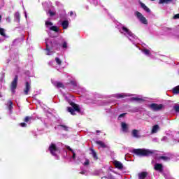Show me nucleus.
<instances>
[{
    "mask_svg": "<svg viewBox=\"0 0 179 179\" xmlns=\"http://www.w3.org/2000/svg\"><path fill=\"white\" fill-rule=\"evenodd\" d=\"M133 153L137 156H149L150 155H153L154 152L150 150L134 149Z\"/></svg>",
    "mask_w": 179,
    "mask_h": 179,
    "instance_id": "nucleus-1",
    "label": "nucleus"
},
{
    "mask_svg": "<svg viewBox=\"0 0 179 179\" xmlns=\"http://www.w3.org/2000/svg\"><path fill=\"white\" fill-rule=\"evenodd\" d=\"M136 16L138 17V19L143 23V24H148V20L140 12L136 11L135 13Z\"/></svg>",
    "mask_w": 179,
    "mask_h": 179,
    "instance_id": "nucleus-2",
    "label": "nucleus"
},
{
    "mask_svg": "<svg viewBox=\"0 0 179 179\" xmlns=\"http://www.w3.org/2000/svg\"><path fill=\"white\" fill-rule=\"evenodd\" d=\"M150 108L154 111H159L163 108V104L152 103L150 105Z\"/></svg>",
    "mask_w": 179,
    "mask_h": 179,
    "instance_id": "nucleus-3",
    "label": "nucleus"
},
{
    "mask_svg": "<svg viewBox=\"0 0 179 179\" xmlns=\"http://www.w3.org/2000/svg\"><path fill=\"white\" fill-rule=\"evenodd\" d=\"M71 106H73V108H68V111L69 113H71V114H72V115H75V114H76L75 111H80L79 106H78V105H76L75 103L71 104Z\"/></svg>",
    "mask_w": 179,
    "mask_h": 179,
    "instance_id": "nucleus-4",
    "label": "nucleus"
},
{
    "mask_svg": "<svg viewBox=\"0 0 179 179\" xmlns=\"http://www.w3.org/2000/svg\"><path fill=\"white\" fill-rule=\"evenodd\" d=\"M17 76H15L14 80L11 83V91L13 93H15V89L17 87Z\"/></svg>",
    "mask_w": 179,
    "mask_h": 179,
    "instance_id": "nucleus-5",
    "label": "nucleus"
},
{
    "mask_svg": "<svg viewBox=\"0 0 179 179\" xmlns=\"http://www.w3.org/2000/svg\"><path fill=\"white\" fill-rule=\"evenodd\" d=\"M49 150L51 155L55 156V152L58 151V148H57L55 144H51V145L49 147Z\"/></svg>",
    "mask_w": 179,
    "mask_h": 179,
    "instance_id": "nucleus-6",
    "label": "nucleus"
},
{
    "mask_svg": "<svg viewBox=\"0 0 179 179\" xmlns=\"http://www.w3.org/2000/svg\"><path fill=\"white\" fill-rule=\"evenodd\" d=\"M122 29L123 31L126 32L124 33V36H129L130 37H132V36H134V34H132V32L129 31V29H128L127 27H122Z\"/></svg>",
    "mask_w": 179,
    "mask_h": 179,
    "instance_id": "nucleus-7",
    "label": "nucleus"
},
{
    "mask_svg": "<svg viewBox=\"0 0 179 179\" xmlns=\"http://www.w3.org/2000/svg\"><path fill=\"white\" fill-rule=\"evenodd\" d=\"M122 29L123 31L126 32L124 33V36H129L130 37H132V36H134V34H132V32L129 31V29H128L127 27H122Z\"/></svg>",
    "mask_w": 179,
    "mask_h": 179,
    "instance_id": "nucleus-8",
    "label": "nucleus"
},
{
    "mask_svg": "<svg viewBox=\"0 0 179 179\" xmlns=\"http://www.w3.org/2000/svg\"><path fill=\"white\" fill-rule=\"evenodd\" d=\"M114 165H115V167H116V169H118L119 170H122V169H124V165H122V163L118 161H115Z\"/></svg>",
    "mask_w": 179,
    "mask_h": 179,
    "instance_id": "nucleus-9",
    "label": "nucleus"
},
{
    "mask_svg": "<svg viewBox=\"0 0 179 179\" xmlns=\"http://www.w3.org/2000/svg\"><path fill=\"white\" fill-rule=\"evenodd\" d=\"M31 88V87L30 86V83H29V82H27L25 85V89L24 90V94H29V92H30Z\"/></svg>",
    "mask_w": 179,
    "mask_h": 179,
    "instance_id": "nucleus-10",
    "label": "nucleus"
},
{
    "mask_svg": "<svg viewBox=\"0 0 179 179\" xmlns=\"http://www.w3.org/2000/svg\"><path fill=\"white\" fill-rule=\"evenodd\" d=\"M131 135L134 138H141V134H139V130L133 129L131 131Z\"/></svg>",
    "mask_w": 179,
    "mask_h": 179,
    "instance_id": "nucleus-11",
    "label": "nucleus"
},
{
    "mask_svg": "<svg viewBox=\"0 0 179 179\" xmlns=\"http://www.w3.org/2000/svg\"><path fill=\"white\" fill-rule=\"evenodd\" d=\"M140 5H141V8H143V9H144V10H145V12H148V13H150V9H149V8H148V6H146V5H145V3L140 2Z\"/></svg>",
    "mask_w": 179,
    "mask_h": 179,
    "instance_id": "nucleus-12",
    "label": "nucleus"
},
{
    "mask_svg": "<svg viewBox=\"0 0 179 179\" xmlns=\"http://www.w3.org/2000/svg\"><path fill=\"white\" fill-rule=\"evenodd\" d=\"M155 170H158L159 171H163V165H162V164H155Z\"/></svg>",
    "mask_w": 179,
    "mask_h": 179,
    "instance_id": "nucleus-13",
    "label": "nucleus"
},
{
    "mask_svg": "<svg viewBox=\"0 0 179 179\" xmlns=\"http://www.w3.org/2000/svg\"><path fill=\"white\" fill-rule=\"evenodd\" d=\"M121 125H122V131L124 132H128V124H126L125 122H122Z\"/></svg>",
    "mask_w": 179,
    "mask_h": 179,
    "instance_id": "nucleus-14",
    "label": "nucleus"
},
{
    "mask_svg": "<svg viewBox=\"0 0 179 179\" xmlns=\"http://www.w3.org/2000/svg\"><path fill=\"white\" fill-rule=\"evenodd\" d=\"M145 177H148V173L147 172H142L138 173V178L139 179H145Z\"/></svg>",
    "mask_w": 179,
    "mask_h": 179,
    "instance_id": "nucleus-15",
    "label": "nucleus"
},
{
    "mask_svg": "<svg viewBox=\"0 0 179 179\" xmlns=\"http://www.w3.org/2000/svg\"><path fill=\"white\" fill-rule=\"evenodd\" d=\"M96 145H99L101 148H107V145H106V144L101 141H96Z\"/></svg>",
    "mask_w": 179,
    "mask_h": 179,
    "instance_id": "nucleus-16",
    "label": "nucleus"
},
{
    "mask_svg": "<svg viewBox=\"0 0 179 179\" xmlns=\"http://www.w3.org/2000/svg\"><path fill=\"white\" fill-rule=\"evenodd\" d=\"M157 131H159V125L156 124L152 127V134H156Z\"/></svg>",
    "mask_w": 179,
    "mask_h": 179,
    "instance_id": "nucleus-17",
    "label": "nucleus"
},
{
    "mask_svg": "<svg viewBox=\"0 0 179 179\" xmlns=\"http://www.w3.org/2000/svg\"><path fill=\"white\" fill-rule=\"evenodd\" d=\"M69 25V23L68 22V21H64L62 23V26L63 29H68Z\"/></svg>",
    "mask_w": 179,
    "mask_h": 179,
    "instance_id": "nucleus-18",
    "label": "nucleus"
},
{
    "mask_svg": "<svg viewBox=\"0 0 179 179\" xmlns=\"http://www.w3.org/2000/svg\"><path fill=\"white\" fill-rule=\"evenodd\" d=\"M171 1L173 0H159V3L162 4V3H170V2H171Z\"/></svg>",
    "mask_w": 179,
    "mask_h": 179,
    "instance_id": "nucleus-19",
    "label": "nucleus"
},
{
    "mask_svg": "<svg viewBox=\"0 0 179 179\" xmlns=\"http://www.w3.org/2000/svg\"><path fill=\"white\" fill-rule=\"evenodd\" d=\"M173 92L174 94H178V93H179V85L174 87L173 90Z\"/></svg>",
    "mask_w": 179,
    "mask_h": 179,
    "instance_id": "nucleus-20",
    "label": "nucleus"
},
{
    "mask_svg": "<svg viewBox=\"0 0 179 179\" xmlns=\"http://www.w3.org/2000/svg\"><path fill=\"white\" fill-rule=\"evenodd\" d=\"M0 34L3 36V37H6V34H5V29L3 28H0Z\"/></svg>",
    "mask_w": 179,
    "mask_h": 179,
    "instance_id": "nucleus-21",
    "label": "nucleus"
},
{
    "mask_svg": "<svg viewBox=\"0 0 179 179\" xmlns=\"http://www.w3.org/2000/svg\"><path fill=\"white\" fill-rule=\"evenodd\" d=\"M131 100H134L135 101H145L142 98H136V97H133L131 98Z\"/></svg>",
    "mask_w": 179,
    "mask_h": 179,
    "instance_id": "nucleus-22",
    "label": "nucleus"
},
{
    "mask_svg": "<svg viewBox=\"0 0 179 179\" xmlns=\"http://www.w3.org/2000/svg\"><path fill=\"white\" fill-rule=\"evenodd\" d=\"M50 30H52L53 31L58 32V27L56 26H52L50 27Z\"/></svg>",
    "mask_w": 179,
    "mask_h": 179,
    "instance_id": "nucleus-23",
    "label": "nucleus"
},
{
    "mask_svg": "<svg viewBox=\"0 0 179 179\" xmlns=\"http://www.w3.org/2000/svg\"><path fill=\"white\" fill-rule=\"evenodd\" d=\"M92 150V156H93L94 159H97V154L94 152V150Z\"/></svg>",
    "mask_w": 179,
    "mask_h": 179,
    "instance_id": "nucleus-24",
    "label": "nucleus"
},
{
    "mask_svg": "<svg viewBox=\"0 0 179 179\" xmlns=\"http://www.w3.org/2000/svg\"><path fill=\"white\" fill-rule=\"evenodd\" d=\"M56 86L57 87H64V84L62 83H57Z\"/></svg>",
    "mask_w": 179,
    "mask_h": 179,
    "instance_id": "nucleus-25",
    "label": "nucleus"
},
{
    "mask_svg": "<svg viewBox=\"0 0 179 179\" xmlns=\"http://www.w3.org/2000/svg\"><path fill=\"white\" fill-rule=\"evenodd\" d=\"M143 52L146 55H149V54H150V50H146L145 49L143 50Z\"/></svg>",
    "mask_w": 179,
    "mask_h": 179,
    "instance_id": "nucleus-26",
    "label": "nucleus"
},
{
    "mask_svg": "<svg viewBox=\"0 0 179 179\" xmlns=\"http://www.w3.org/2000/svg\"><path fill=\"white\" fill-rule=\"evenodd\" d=\"M160 159H162V160H166V161H167V160H170V158L169 157H160Z\"/></svg>",
    "mask_w": 179,
    "mask_h": 179,
    "instance_id": "nucleus-27",
    "label": "nucleus"
},
{
    "mask_svg": "<svg viewBox=\"0 0 179 179\" xmlns=\"http://www.w3.org/2000/svg\"><path fill=\"white\" fill-rule=\"evenodd\" d=\"M46 50H48V43L47 42H46ZM46 55H51V54L50 53V51H48Z\"/></svg>",
    "mask_w": 179,
    "mask_h": 179,
    "instance_id": "nucleus-28",
    "label": "nucleus"
},
{
    "mask_svg": "<svg viewBox=\"0 0 179 179\" xmlns=\"http://www.w3.org/2000/svg\"><path fill=\"white\" fill-rule=\"evenodd\" d=\"M174 110L176 111V113H179V105L174 106Z\"/></svg>",
    "mask_w": 179,
    "mask_h": 179,
    "instance_id": "nucleus-29",
    "label": "nucleus"
},
{
    "mask_svg": "<svg viewBox=\"0 0 179 179\" xmlns=\"http://www.w3.org/2000/svg\"><path fill=\"white\" fill-rule=\"evenodd\" d=\"M45 24L46 26H52V22L46 21Z\"/></svg>",
    "mask_w": 179,
    "mask_h": 179,
    "instance_id": "nucleus-30",
    "label": "nucleus"
},
{
    "mask_svg": "<svg viewBox=\"0 0 179 179\" xmlns=\"http://www.w3.org/2000/svg\"><path fill=\"white\" fill-rule=\"evenodd\" d=\"M55 61H56V62L59 64V65H61V61L59 60V58H58V57H57L56 59H55Z\"/></svg>",
    "mask_w": 179,
    "mask_h": 179,
    "instance_id": "nucleus-31",
    "label": "nucleus"
},
{
    "mask_svg": "<svg viewBox=\"0 0 179 179\" xmlns=\"http://www.w3.org/2000/svg\"><path fill=\"white\" fill-rule=\"evenodd\" d=\"M15 17H17V19H18V20H19V19H20V14H19V13H16Z\"/></svg>",
    "mask_w": 179,
    "mask_h": 179,
    "instance_id": "nucleus-32",
    "label": "nucleus"
},
{
    "mask_svg": "<svg viewBox=\"0 0 179 179\" xmlns=\"http://www.w3.org/2000/svg\"><path fill=\"white\" fill-rule=\"evenodd\" d=\"M24 121H25V122H29V121H30V117H25V119H24Z\"/></svg>",
    "mask_w": 179,
    "mask_h": 179,
    "instance_id": "nucleus-33",
    "label": "nucleus"
},
{
    "mask_svg": "<svg viewBox=\"0 0 179 179\" xmlns=\"http://www.w3.org/2000/svg\"><path fill=\"white\" fill-rule=\"evenodd\" d=\"M49 13H50V16H55V13H54L51 10L49 11Z\"/></svg>",
    "mask_w": 179,
    "mask_h": 179,
    "instance_id": "nucleus-34",
    "label": "nucleus"
},
{
    "mask_svg": "<svg viewBox=\"0 0 179 179\" xmlns=\"http://www.w3.org/2000/svg\"><path fill=\"white\" fill-rule=\"evenodd\" d=\"M66 149H68V150H70V152H73V150L69 146H66Z\"/></svg>",
    "mask_w": 179,
    "mask_h": 179,
    "instance_id": "nucleus-35",
    "label": "nucleus"
},
{
    "mask_svg": "<svg viewBox=\"0 0 179 179\" xmlns=\"http://www.w3.org/2000/svg\"><path fill=\"white\" fill-rule=\"evenodd\" d=\"M173 19H179V14H176L173 16Z\"/></svg>",
    "mask_w": 179,
    "mask_h": 179,
    "instance_id": "nucleus-36",
    "label": "nucleus"
},
{
    "mask_svg": "<svg viewBox=\"0 0 179 179\" xmlns=\"http://www.w3.org/2000/svg\"><path fill=\"white\" fill-rule=\"evenodd\" d=\"M85 166H88L89 164V160L86 159L85 162L84 163Z\"/></svg>",
    "mask_w": 179,
    "mask_h": 179,
    "instance_id": "nucleus-37",
    "label": "nucleus"
},
{
    "mask_svg": "<svg viewBox=\"0 0 179 179\" xmlns=\"http://www.w3.org/2000/svg\"><path fill=\"white\" fill-rule=\"evenodd\" d=\"M73 153V159H75L76 157V154L75 153V152H72Z\"/></svg>",
    "mask_w": 179,
    "mask_h": 179,
    "instance_id": "nucleus-38",
    "label": "nucleus"
},
{
    "mask_svg": "<svg viewBox=\"0 0 179 179\" xmlns=\"http://www.w3.org/2000/svg\"><path fill=\"white\" fill-rule=\"evenodd\" d=\"M9 104H10V108H12V104H13V103L12 102V101H9Z\"/></svg>",
    "mask_w": 179,
    "mask_h": 179,
    "instance_id": "nucleus-39",
    "label": "nucleus"
},
{
    "mask_svg": "<svg viewBox=\"0 0 179 179\" xmlns=\"http://www.w3.org/2000/svg\"><path fill=\"white\" fill-rule=\"evenodd\" d=\"M63 48H66V42L63 43Z\"/></svg>",
    "mask_w": 179,
    "mask_h": 179,
    "instance_id": "nucleus-40",
    "label": "nucleus"
},
{
    "mask_svg": "<svg viewBox=\"0 0 179 179\" xmlns=\"http://www.w3.org/2000/svg\"><path fill=\"white\" fill-rule=\"evenodd\" d=\"M124 116H125V113H122L119 115V118H121L122 117H124Z\"/></svg>",
    "mask_w": 179,
    "mask_h": 179,
    "instance_id": "nucleus-41",
    "label": "nucleus"
},
{
    "mask_svg": "<svg viewBox=\"0 0 179 179\" xmlns=\"http://www.w3.org/2000/svg\"><path fill=\"white\" fill-rule=\"evenodd\" d=\"M64 129L65 131H68V127H66V126H62Z\"/></svg>",
    "mask_w": 179,
    "mask_h": 179,
    "instance_id": "nucleus-42",
    "label": "nucleus"
},
{
    "mask_svg": "<svg viewBox=\"0 0 179 179\" xmlns=\"http://www.w3.org/2000/svg\"><path fill=\"white\" fill-rule=\"evenodd\" d=\"M20 125L21 127H26V123H21Z\"/></svg>",
    "mask_w": 179,
    "mask_h": 179,
    "instance_id": "nucleus-43",
    "label": "nucleus"
},
{
    "mask_svg": "<svg viewBox=\"0 0 179 179\" xmlns=\"http://www.w3.org/2000/svg\"><path fill=\"white\" fill-rule=\"evenodd\" d=\"M3 78H5V74H3V75H2V79H1V80H3Z\"/></svg>",
    "mask_w": 179,
    "mask_h": 179,
    "instance_id": "nucleus-44",
    "label": "nucleus"
},
{
    "mask_svg": "<svg viewBox=\"0 0 179 179\" xmlns=\"http://www.w3.org/2000/svg\"><path fill=\"white\" fill-rule=\"evenodd\" d=\"M73 15V12L71 11V12L70 13V15L72 16Z\"/></svg>",
    "mask_w": 179,
    "mask_h": 179,
    "instance_id": "nucleus-45",
    "label": "nucleus"
},
{
    "mask_svg": "<svg viewBox=\"0 0 179 179\" xmlns=\"http://www.w3.org/2000/svg\"><path fill=\"white\" fill-rule=\"evenodd\" d=\"M118 97H124V96H123V95L120 94V95H118Z\"/></svg>",
    "mask_w": 179,
    "mask_h": 179,
    "instance_id": "nucleus-46",
    "label": "nucleus"
},
{
    "mask_svg": "<svg viewBox=\"0 0 179 179\" xmlns=\"http://www.w3.org/2000/svg\"><path fill=\"white\" fill-rule=\"evenodd\" d=\"M25 17H27V14H26V13H25Z\"/></svg>",
    "mask_w": 179,
    "mask_h": 179,
    "instance_id": "nucleus-47",
    "label": "nucleus"
},
{
    "mask_svg": "<svg viewBox=\"0 0 179 179\" xmlns=\"http://www.w3.org/2000/svg\"><path fill=\"white\" fill-rule=\"evenodd\" d=\"M1 19H2V16L0 15V20H1Z\"/></svg>",
    "mask_w": 179,
    "mask_h": 179,
    "instance_id": "nucleus-48",
    "label": "nucleus"
},
{
    "mask_svg": "<svg viewBox=\"0 0 179 179\" xmlns=\"http://www.w3.org/2000/svg\"><path fill=\"white\" fill-rule=\"evenodd\" d=\"M96 132L99 133V132H100V131L97 130Z\"/></svg>",
    "mask_w": 179,
    "mask_h": 179,
    "instance_id": "nucleus-49",
    "label": "nucleus"
},
{
    "mask_svg": "<svg viewBox=\"0 0 179 179\" xmlns=\"http://www.w3.org/2000/svg\"><path fill=\"white\" fill-rule=\"evenodd\" d=\"M151 1H155V0H151Z\"/></svg>",
    "mask_w": 179,
    "mask_h": 179,
    "instance_id": "nucleus-50",
    "label": "nucleus"
}]
</instances>
